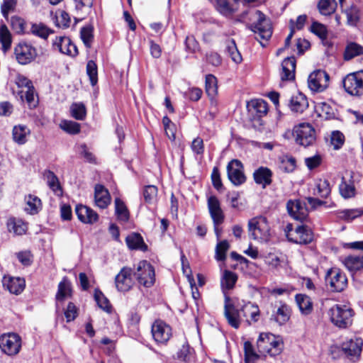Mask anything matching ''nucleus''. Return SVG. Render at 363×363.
<instances>
[{"label": "nucleus", "mask_w": 363, "mask_h": 363, "mask_svg": "<svg viewBox=\"0 0 363 363\" xmlns=\"http://www.w3.org/2000/svg\"><path fill=\"white\" fill-rule=\"evenodd\" d=\"M241 314L250 324L259 320V309L257 305L250 301L238 298H231L228 295H225L224 315L231 327L235 329L240 327Z\"/></svg>", "instance_id": "1"}, {"label": "nucleus", "mask_w": 363, "mask_h": 363, "mask_svg": "<svg viewBox=\"0 0 363 363\" xmlns=\"http://www.w3.org/2000/svg\"><path fill=\"white\" fill-rule=\"evenodd\" d=\"M252 21L251 29L255 34V38L259 41L262 46H265L272 35V28L270 20L259 10H255L250 15Z\"/></svg>", "instance_id": "2"}, {"label": "nucleus", "mask_w": 363, "mask_h": 363, "mask_svg": "<svg viewBox=\"0 0 363 363\" xmlns=\"http://www.w3.org/2000/svg\"><path fill=\"white\" fill-rule=\"evenodd\" d=\"M259 352L276 357L281 353L284 349V342L280 336L272 333H261L257 341Z\"/></svg>", "instance_id": "3"}, {"label": "nucleus", "mask_w": 363, "mask_h": 363, "mask_svg": "<svg viewBox=\"0 0 363 363\" xmlns=\"http://www.w3.org/2000/svg\"><path fill=\"white\" fill-rule=\"evenodd\" d=\"M354 313L349 305L335 304L328 311L330 321L339 328H347L352 323Z\"/></svg>", "instance_id": "4"}, {"label": "nucleus", "mask_w": 363, "mask_h": 363, "mask_svg": "<svg viewBox=\"0 0 363 363\" xmlns=\"http://www.w3.org/2000/svg\"><path fill=\"white\" fill-rule=\"evenodd\" d=\"M249 236L260 242L269 241L270 227L267 219L264 216H257L248 221Z\"/></svg>", "instance_id": "5"}, {"label": "nucleus", "mask_w": 363, "mask_h": 363, "mask_svg": "<svg viewBox=\"0 0 363 363\" xmlns=\"http://www.w3.org/2000/svg\"><path fill=\"white\" fill-rule=\"evenodd\" d=\"M15 83L21 89L18 91L21 101H26L30 108H35L38 105V100L35 96V88L33 82L26 77L19 74L15 79Z\"/></svg>", "instance_id": "6"}, {"label": "nucleus", "mask_w": 363, "mask_h": 363, "mask_svg": "<svg viewBox=\"0 0 363 363\" xmlns=\"http://www.w3.org/2000/svg\"><path fill=\"white\" fill-rule=\"evenodd\" d=\"M363 347V340L353 336L346 337L341 342L340 348L342 354L350 361L357 362L361 357Z\"/></svg>", "instance_id": "7"}, {"label": "nucleus", "mask_w": 363, "mask_h": 363, "mask_svg": "<svg viewBox=\"0 0 363 363\" xmlns=\"http://www.w3.org/2000/svg\"><path fill=\"white\" fill-rule=\"evenodd\" d=\"M133 276L138 283L145 287H151L155 281L154 267L146 260L140 261L136 267Z\"/></svg>", "instance_id": "8"}, {"label": "nucleus", "mask_w": 363, "mask_h": 363, "mask_svg": "<svg viewBox=\"0 0 363 363\" xmlns=\"http://www.w3.org/2000/svg\"><path fill=\"white\" fill-rule=\"evenodd\" d=\"M21 337L16 333H4L0 336L1 351L8 356L18 354L21 348Z\"/></svg>", "instance_id": "9"}, {"label": "nucleus", "mask_w": 363, "mask_h": 363, "mask_svg": "<svg viewBox=\"0 0 363 363\" xmlns=\"http://www.w3.org/2000/svg\"><path fill=\"white\" fill-rule=\"evenodd\" d=\"M345 91L351 96H360L363 95V71L348 74L342 79Z\"/></svg>", "instance_id": "10"}, {"label": "nucleus", "mask_w": 363, "mask_h": 363, "mask_svg": "<svg viewBox=\"0 0 363 363\" xmlns=\"http://www.w3.org/2000/svg\"><path fill=\"white\" fill-rule=\"evenodd\" d=\"M293 135L297 144L303 147L311 145L315 140V132L309 123H300L293 130Z\"/></svg>", "instance_id": "11"}, {"label": "nucleus", "mask_w": 363, "mask_h": 363, "mask_svg": "<svg viewBox=\"0 0 363 363\" xmlns=\"http://www.w3.org/2000/svg\"><path fill=\"white\" fill-rule=\"evenodd\" d=\"M330 77L324 70L313 72L308 78V86L313 92H323L329 86Z\"/></svg>", "instance_id": "12"}, {"label": "nucleus", "mask_w": 363, "mask_h": 363, "mask_svg": "<svg viewBox=\"0 0 363 363\" xmlns=\"http://www.w3.org/2000/svg\"><path fill=\"white\" fill-rule=\"evenodd\" d=\"M14 55L17 62L23 65L34 61L38 56L37 50L32 45L21 42L14 48Z\"/></svg>", "instance_id": "13"}, {"label": "nucleus", "mask_w": 363, "mask_h": 363, "mask_svg": "<svg viewBox=\"0 0 363 363\" xmlns=\"http://www.w3.org/2000/svg\"><path fill=\"white\" fill-rule=\"evenodd\" d=\"M325 281L330 289L335 292L342 291L347 286V279L345 274L338 268H331L326 274Z\"/></svg>", "instance_id": "14"}, {"label": "nucleus", "mask_w": 363, "mask_h": 363, "mask_svg": "<svg viewBox=\"0 0 363 363\" xmlns=\"http://www.w3.org/2000/svg\"><path fill=\"white\" fill-rule=\"evenodd\" d=\"M228 177L235 186H240L246 181L244 167L238 160H232L227 165Z\"/></svg>", "instance_id": "15"}, {"label": "nucleus", "mask_w": 363, "mask_h": 363, "mask_svg": "<svg viewBox=\"0 0 363 363\" xmlns=\"http://www.w3.org/2000/svg\"><path fill=\"white\" fill-rule=\"evenodd\" d=\"M133 276V272L130 267H123L115 278L116 289L121 292L129 291L134 285Z\"/></svg>", "instance_id": "16"}, {"label": "nucleus", "mask_w": 363, "mask_h": 363, "mask_svg": "<svg viewBox=\"0 0 363 363\" xmlns=\"http://www.w3.org/2000/svg\"><path fill=\"white\" fill-rule=\"evenodd\" d=\"M286 208L289 214L295 220L303 222L308 218V209L305 202L299 199L288 201Z\"/></svg>", "instance_id": "17"}, {"label": "nucleus", "mask_w": 363, "mask_h": 363, "mask_svg": "<svg viewBox=\"0 0 363 363\" xmlns=\"http://www.w3.org/2000/svg\"><path fill=\"white\" fill-rule=\"evenodd\" d=\"M152 334L157 343H166L172 336V329L162 320H156L152 325Z\"/></svg>", "instance_id": "18"}, {"label": "nucleus", "mask_w": 363, "mask_h": 363, "mask_svg": "<svg viewBox=\"0 0 363 363\" xmlns=\"http://www.w3.org/2000/svg\"><path fill=\"white\" fill-rule=\"evenodd\" d=\"M54 50H58L62 54L69 56H76L78 54L77 46L71 41L68 37H56L52 43Z\"/></svg>", "instance_id": "19"}, {"label": "nucleus", "mask_w": 363, "mask_h": 363, "mask_svg": "<svg viewBox=\"0 0 363 363\" xmlns=\"http://www.w3.org/2000/svg\"><path fill=\"white\" fill-rule=\"evenodd\" d=\"M207 205L213 224H222L224 221L225 216L218 199L216 196H210L207 200Z\"/></svg>", "instance_id": "20"}, {"label": "nucleus", "mask_w": 363, "mask_h": 363, "mask_svg": "<svg viewBox=\"0 0 363 363\" xmlns=\"http://www.w3.org/2000/svg\"><path fill=\"white\" fill-rule=\"evenodd\" d=\"M272 171L267 167H259L253 172L255 182L263 189L272 184Z\"/></svg>", "instance_id": "21"}, {"label": "nucleus", "mask_w": 363, "mask_h": 363, "mask_svg": "<svg viewBox=\"0 0 363 363\" xmlns=\"http://www.w3.org/2000/svg\"><path fill=\"white\" fill-rule=\"evenodd\" d=\"M111 198L108 191L101 184L94 188V202L97 207L104 209L111 203Z\"/></svg>", "instance_id": "22"}, {"label": "nucleus", "mask_w": 363, "mask_h": 363, "mask_svg": "<svg viewBox=\"0 0 363 363\" xmlns=\"http://www.w3.org/2000/svg\"><path fill=\"white\" fill-rule=\"evenodd\" d=\"M240 0H216V9L223 16L229 17L238 9Z\"/></svg>", "instance_id": "23"}, {"label": "nucleus", "mask_w": 363, "mask_h": 363, "mask_svg": "<svg viewBox=\"0 0 363 363\" xmlns=\"http://www.w3.org/2000/svg\"><path fill=\"white\" fill-rule=\"evenodd\" d=\"M75 212L79 220L84 223L92 224L99 219V215L86 206L77 205L75 208Z\"/></svg>", "instance_id": "24"}, {"label": "nucleus", "mask_w": 363, "mask_h": 363, "mask_svg": "<svg viewBox=\"0 0 363 363\" xmlns=\"http://www.w3.org/2000/svg\"><path fill=\"white\" fill-rule=\"evenodd\" d=\"M294 236L289 237V241L297 244H308L313 240L311 229L303 225H298L294 230Z\"/></svg>", "instance_id": "25"}, {"label": "nucleus", "mask_w": 363, "mask_h": 363, "mask_svg": "<svg viewBox=\"0 0 363 363\" xmlns=\"http://www.w3.org/2000/svg\"><path fill=\"white\" fill-rule=\"evenodd\" d=\"M3 286L6 288L10 293L14 294H21L25 288V281L19 277H11L4 276L2 280Z\"/></svg>", "instance_id": "26"}, {"label": "nucleus", "mask_w": 363, "mask_h": 363, "mask_svg": "<svg viewBox=\"0 0 363 363\" xmlns=\"http://www.w3.org/2000/svg\"><path fill=\"white\" fill-rule=\"evenodd\" d=\"M6 227L8 231L14 235H22L28 230V223L21 218L11 217L7 220Z\"/></svg>", "instance_id": "27"}, {"label": "nucleus", "mask_w": 363, "mask_h": 363, "mask_svg": "<svg viewBox=\"0 0 363 363\" xmlns=\"http://www.w3.org/2000/svg\"><path fill=\"white\" fill-rule=\"evenodd\" d=\"M249 113L258 118L265 116L267 113V104L263 99H252L247 104Z\"/></svg>", "instance_id": "28"}, {"label": "nucleus", "mask_w": 363, "mask_h": 363, "mask_svg": "<svg viewBox=\"0 0 363 363\" xmlns=\"http://www.w3.org/2000/svg\"><path fill=\"white\" fill-rule=\"evenodd\" d=\"M296 60L294 57H287L281 63L280 74L282 81H290L295 78Z\"/></svg>", "instance_id": "29"}, {"label": "nucleus", "mask_w": 363, "mask_h": 363, "mask_svg": "<svg viewBox=\"0 0 363 363\" xmlns=\"http://www.w3.org/2000/svg\"><path fill=\"white\" fill-rule=\"evenodd\" d=\"M363 55V45L352 41H348L343 52V59L350 61L354 57Z\"/></svg>", "instance_id": "30"}, {"label": "nucleus", "mask_w": 363, "mask_h": 363, "mask_svg": "<svg viewBox=\"0 0 363 363\" xmlns=\"http://www.w3.org/2000/svg\"><path fill=\"white\" fill-rule=\"evenodd\" d=\"M308 106V102L306 96L301 93H297L291 96L289 102L291 110L296 113H303Z\"/></svg>", "instance_id": "31"}, {"label": "nucleus", "mask_w": 363, "mask_h": 363, "mask_svg": "<svg viewBox=\"0 0 363 363\" xmlns=\"http://www.w3.org/2000/svg\"><path fill=\"white\" fill-rule=\"evenodd\" d=\"M30 135V130L26 125H17L13 126L12 137L13 141L18 145H24L28 141Z\"/></svg>", "instance_id": "32"}, {"label": "nucleus", "mask_w": 363, "mask_h": 363, "mask_svg": "<svg viewBox=\"0 0 363 363\" xmlns=\"http://www.w3.org/2000/svg\"><path fill=\"white\" fill-rule=\"evenodd\" d=\"M291 310L289 306L281 303L272 315V319L279 325L285 324L290 318Z\"/></svg>", "instance_id": "33"}, {"label": "nucleus", "mask_w": 363, "mask_h": 363, "mask_svg": "<svg viewBox=\"0 0 363 363\" xmlns=\"http://www.w3.org/2000/svg\"><path fill=\"white\" fill-rule=\"evenodd\" d=\"M347 18V24L350 26H356L361 18L360 9L356 5H351L344 10Z\"/></svg>", "instance_id": "34"}, {"label": "nucleus", "mask_w": 363, "mask_h": 363, "mask_svg": "<svg viewBox=\"0 0 363 363\" xmlns=\"http://www.w3.org/2000/svg\"><path fill=\"white\" fill-rule=\"evenodd\" d=\"M25 211L30 215L37 214L42 208L41 200L36 196L29 194L25 197Z\"/></svg>", "instance_id": "35"}, {"label": "nucleus", "mask_w": 363, "mask_h": 363, "mask_svg": "<svg viewBox=\"0 0 363 363\" xmlns=\"http://www.w3.org/2000/svg\"><path fill=\"white\" fill-rule=\"evenodd\" d=\"M363 215L362 208H351V209H343L336 212V216L338 219L346 221L352 222L357 218L360 217Z\"/></svg>", "instance_id": "36"}, {"label": "nucleus", "mask_w": 363, "mask_h": 363, "mask_svg": "<svg viewBox=\"0 0 363 363\" xmlns=\"http://www.w3.org/2000/svg\"><path fill=\"white\" fill-rule=\"evenodd\" d=\"M238 280V276L235 272L225 270L223 273L220 284L225 295H227L225 290L232 289Z\"/></svg>", "instance_id": "37"}, {"label": "nucleus", "mask_w": 363, "mask_h": 363, "mask_svg": "<svg viewBox=\"0 0 363 363\" xmlns=\"http://www.w3.org/2000/svg\"><path fill=\"white\" fill-rule=\"evenodd\" d=\"M343 264L351 272H355L363 268V255H351L347 257Z\"/></svg>", "instance_id": "38"}, {"label": "nucleus", "mask_w": 363, "mask_h": 363, "mask_svg": "<svg viewBox=\"0 0 363 363\" xmlns=\"http://www.w3.org/2000/svg\"><path fill=\"white\" fill-rule=\"evenodd\" d=\"M339 191L344 199L352 198L356 194L353 181L352 179L347 181L344 177L342 178V182L339 185Z\"/></svg>", "instance_id": "39"}, {"label": "nucleus", "mask_w": 363, "mask_h": 363, "mask_svg": "<svg viewBox=\"0 0 363 363\" xmlns=\"http://www.w3.org/2000/svg\"><path fill=\"white\" fill-rule=\"evenodd\" d=\"M128 247L131 250H146L147 246L144 243L142 236L138 233H131L125 239Z\"/></svg>", "instance_id": "40"}, {"label": "nucleus", "mask_w": 363, "mask_h": 363, "mask_svg": "<svg viewBox=\"0 0 363 363\" xmlns=\"http://www.w3.org/2000/svg\"><path fill=\"white\" fill-rule=\"evenodd\" d=\"M0 43L4 53H6L11 47V34L5 24H0Z\"/></svg>", "instance_id": "41"}, {"label": "nucleus", "mask_w": 363, "mask_h": 363, "mask_svg": "<svg viewBox=\"0 0 363 363\" xmlns=\"http://www.w3.org/2000/svg\"><path fill=\"white\" fill-rule=\"evenodd\" d=\"M44 178L47 181V184L52 191L56 194L60 195L62 194V189L60 184L59 179L55 174L50 170H45L43 173Z\"/></svg>", "instance_id": "42"}, {"label": "nucleus", "mask_w": 363, "mask_h": 363, "mask_svg": "<svg viewBox=\"0 0 363 363\" xmlns=\"http://www.w3.org/2000/svg\"><path fill=\"white\" fill-rule=\"evenodd\" d=\"M225 52L236 64L242 62V58L240 52L238 51L235 42L233 39H230L225 42Z\"/></svg>", "instance_id": "43"}, {"label": "nucleus", "mask_w": 363, "mask_h": 363, "mask_svg": "<svg viewBox=\"0 0 363 363\" xmlns=\"http://www.w3.org/2000/svg\"><path fill=\"white\" fill-rule=\"evenodd\" d=\"M315 186L314 195H318L321 198H327L330 194L331 189L327 179H318L315 180Z\"/></svg>", "instance_id": "44"}, {"label": "nucleus", "mask_w": 363, "mask_h": 363, "mask_svg": "<svg viewBox=\"0 0 363 363\" xmlns=\"http://www.w3.org/2000/svg\"><path fill=\"white\" fill-rule=\"evenodd\" d=\"M177 359L184 363H194V349L191 348L189 345H183L177 352Z\"/></svg>", "instance_id": "45"}, {"label": "nucleus", "mask_w": 363, "mask_h": 363, "mask_svg": "<svg viewBox=\"0 0 363 363\" xmlns=\"http://www.w3.org/2000/svg\"><path fill=\"white\" fill-rule=\"evenodd\" d=\"M205 89L208 96L213 100L218 93L217 79L213 74H207L205 80Z\"/></svg>", "instance_id": "46"}, {"label": "nucleus", "mask_w": 363, "mask_h": 363, "mask_svg": "<svg viewBox=\"0 0 363 363\" xmlns=\"http://www.w3.org/2000/svg\"><path fill=\"white\" fill-rule=\"evenodd\" d=\"M297 305L303 314L308 315L313 310V304L308 296L303 294H297L296 296Z\"/></svg>", "instance_id": "47"}, {"label": "nucleus", "mask_w": 363, "mask_h": 363, "mask_svg": "<svg viewBox=\"0 0 363 363\" xmlns=\"http://www.w3.org/2000/svg\"><path fill=\"white\" fill-rule=\"evenodd\" d=\"M115 211L118 219L126 222L129 219V212L124 202L119 198L115 199Z\"/></svg>", "instance_id": "48"}, {"label": "nucleus", "mask_w": 363, "mask_h": 363, "mask_svg": "<svg viewBox=\"0 0 363 363\" xmlns=\"http://www.w3.org/2000/svg\"><path fill=\"white\" fill-rule=\"evenodd\" d=\"M315 109L320 117L326 119L332 118L335 116L333 108L326 102L317 103Z\"/></svg>", "instance_id": "49"}, {"label": "nucleus", "mask_w": 363, "mask_h": 363, "mask_svg": "<svg viewBox=\"0 0 363 363\" xmlns=\"http://www.w3.org/2000/svg\"><path fill=\"white\" fill-rule=\"evenodd\" d=\"M144 201L147 204H154L157 201V188L154 185H147L143 191Z\"/></svg>", "instance_id": "50"}, {"label": "nucleus", "mask_w": 363, "mask_h": 363, "mask_svg": "<svg viewBox=\"0 0 363 363\" xmlns=\"http://www.w3.org/2000/svg\"><path fill=\"white\" fill-rule=\"evenodd\" d=\"M71 287L70 283L67 278H64L58 285V291L56 295L57 301H62L70 296Z\"/></svg>", "instance_id": "51"}, {"label": "nucleus", "mask_w": 363, "mask_h": 363, "mask_svg": "<svg viewBox=\"0 0 363 363\" xmlns=\"http://www.w3.org/2000/svg\"><path fill=\"white\" fill-rule=\"evenodd\" d=\"M337 4L335 0H320L318 4L321 14L327 16L333 13L336 9Z\"/></svg>", "instance_id": "52"}, {"label": "nucleus", "mask_w": 363, "mask_h": 363, "mask_svg": "<svg viewBox=\"0 0 363 363\" xmlns=\"http://www.w3.org/2000/svg\"><path fill=\"white\" fill-rule=\"evenodd\" d=\"M94 299L100 308L107 313L111 312V306L109 301L100 290H95Z\"/></svg>", "instance_id": "53"}, {"label": "nucleus", "mask_w": 363, "mask_h": 363, "mask_svg": "<svg viewBox=\"0 0 363 363\" xmlns=\"http://www.w3.org/2000/svg\"><path fill=\"white\" fill-rule=\"evenodd\" d=\"M244 353L245 363H255L259 358V355L255 352L252 343L249 341L244 343Z\"/></svg>", "instance_id": "54"}, {"label": "nucleus", "mask_w": 363, "mask_h": 363, "mask_svg": "<svg viewBox=\"0 0 363 363\" xmlns=\"http://www.w3.org/2000/svg\"><path fill=\"white\" fill-rule=\"evenodd\" d=\"M86 74L91 84L95 86L98 82V70L97 65L93 60L88 61L86 64Z\"/></svg>", "instance_id": "55"}, {"label": "nucleus", "mask_w": 363, "mask_h": 363, "mask_svg": "<svg viewBox=\"0 0 363 363\" xmlns=\"http://www.w3.org/2000/svg\"><path fill=\"white\" fill-rule=\"evenodd\" d=\"M71 115L77 120H83L86 116V108L82 103H74L70 107Z\"/></svg>", "instance_id": "56"}, {"label": "nucleus", "mask_w": 363, "mask_h": 363, "mask_svg": "<svg viewBox=\"0 0 363 363\" xmlns=\"http://www.w3.org/2000/svg\"><path fill=\"white\" fill-rule=\"evenodd\" d=\"M230 247L227 240L219 242L216 247V259L218 261H223L226 258V252Z\"/></svg>", "instance_id": "57"}, {"label": "nucleus", "mask_w": 363, "mask_h": 363, "mask_svg": "<svg viewBox=\"0 0 363 363\" xmlns=\"http://www.w3.org/2000/svg\"><path fill=\"white\" fill-rule=\"evenodd\" d=\"M81 38L86 48H90L93 40V28L85 26L81 29Z\"/></svg>", "instance_id": "58"}, {"label": "nucleus", "mask_w": 363, "mask_h": 363, "mask_svg": "<svg viewBox=\"0 0 363 363\" xmlns=\"http://www.w3.org/2000/svg\"><path fill=\"white\" fill-rule=\"evenodd\" d=\"M60 127L70 134H77L80 131L79 124L74 121H64L60 123Z\"/></svg>", "instance_id": "59"}, {"label": "nucleus", "mask_w": 363, "mask_h": 363, "mask_svg": "<svg viewBox=\"0 0 363 363\" xmlns=\"http://www.w3.org/2000/svg\"><path fill=\"white\" fill-rule=\"evenodd\" d=\"M31 33L42 38H47L50 33V30L43 24H33L31 27Z\"/></svg>", "instance_id": "60"}, {"label": "nucleus", "mask_w": 363, "mask_h": 363, "mask_svg": "<svg viewBox=\"0 0 363 363\" xmlns=\"http://www.w3.org/2000/svg\"><path fill=\"white\" fill-rule=\"evenodd\" d=\"M296 160L292 157L286 156L281 162V168L286 172H292L296 168Z\"/></svg>", "instance_id": "61"}, {"label": "nucleus", "mask_w": 363, "mask_h": 363, "mask_svg": "<svg viewBox=\"0 0 363 363\" xmlns=\"http://www.w3.org/2000/svg\"><path fill=\"white\" fill-rule=\"evenodd\" d=\"M345 142L344 135L338 131H333L331 135V144L335 150H339L343 145Z\"/></svg>", "instance_id": "62"}, {"label": "nucleus", "mask_w": 363, "mask_h": 363, "mask_svg": "<svg viewBox=\"0 0 363 363\" xmlns=\"http://www.w3.org/2000/svg\"><path fill=\"white\" fill-rule=\"evenodd\" d=\"M311 30L320 39L323 40L327 38V28L324 25L320 23L314 22L311 26Z\"/></svg>", "instance_id": "63"}, {"label": "nucleus", "mask_w": 363, "mask_h": 363, "mask_svg": "<svg viewBox=\"0 0 363 363\" xmlns=\"http://www.w3.org/2000/svg\"><path fill=\"white\" fill-rule=\"evenodd\" d=\"M202 94L203 91L200 88L193 87L184 92V96L191 101H197L201 99Z\"/></svg>", "instance_id": "64"}]
</instances>
